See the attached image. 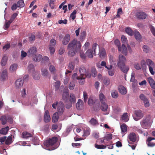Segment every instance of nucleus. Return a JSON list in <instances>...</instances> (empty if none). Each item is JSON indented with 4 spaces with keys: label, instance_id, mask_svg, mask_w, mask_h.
I'll list each match as a JSON object with an SVG mask.
<instances>
[{
    "label": "nucleus",
    "instance_id": "nucleus-53",
    "mask_svg": "<svg viewBox=\"0 0 155 155\" xmlns=\"http://www.w3.org/2000/svg\"><path fill=\"white\" fill-rule=\"evenodd\" d=\"M32 73L33 76L35 79L38 80L39 79V74L38 72H36L35 71Z\"/></svg>",
    "mask_w": 155,
    "mask_h": 155
},
{
    "label": "nucleus",
    "instance_id": "nucleus-25",
    "mask_svg": "<svg viewBox=\"0 0 155 155\" xmlns=\"http://www.w3.org/2000/svg\"><path fill=\"white\" fill-rule=\"evenodd\" d=\"M9 127L7 126L5 128H2L0 130V134L3 135L6 134L8 130Z\"/></svg>",
    "mask_w": 155,
    "mask_h": 155
},
{
    "label": "nucleus",
    "instance_id": "nucleus-10",
    "mask_svg": "<svg viewBox=\"0 0 155 155\" xmlns=\"http://www.w3.org/2000/svg\"><path fill=\"white\" fill-rule=\"evenodd\" d=\"M37 52V48L35 47H32L29 50L28 52L29 56H34Z\"/></svg>",
    "mask_w": 155,
    "mask_h": 155
},
{
    "label": "nucleus",
    "instance_id": "nucleus-51",
    "mask_svg": "<svg viewBox=\"0 0 155 155\" xmlns=\"http://www.w3.org/2000/svg\"><path fill=\"white\" fill-rule=\"evenodd\" d=\"M85 78V77H83V76H80V77L78 78V80H79V83L80 84H82L84 83Z\"/></svg>",
    "mask_w": 155,
    "mask_h": 155
},
{
    "label": "nucleus",
    "instance_id": "nucleus-6",
    "mask_svg": "<svg viewBox=\"0 0 155 155\" xmlns=\"http://www.w3.org/2000/svg\"><path fill=\"white\" fill-rule=\"evenodd\" d=\"M138 136L134 132L130 133L128 136L130 140L133 142H134L137 140Z\"/></svg>",
    "mask_w": 155,
    "mask_h": 155
},
{
    "label": "nucleus",
    "instance_id": "nucleus-28",
    "mask_svg": "<svg viewBox=\"0 0 155 155\" xmlns=\"http://www.w3.org/2000/svg\"><path fill=\"white\" fill-rule=\"evenodd\" d=\"M99 54L100 58H104L106 55V52L105 49L104 48L101 49L100 51Z\"/></svg>",
    "mask_w": 155,
    "mask_h": 155
},
{
    "label": "nucleus",
    "instance_id": "nucleus-35",
    "mask_svg": "<svg viewBox=\"0 0 155 155\" xmlns=\"http://www.w3.org/2000/svg\"><path fill=\"white\" fill-rule=\"evenodd\" d=\"M12 139L11 136H8L7 139L6 138L5 142V144L7 145H9L12 143Z\"/></svg>",
    "mask_w": 155,
    "mask_h": 155
},
{
    "label": "nucleus",
    "instance_id": "nucleus-44",
    "mask_svg": "<svg viewBox=\"0 0 155 155\" xmlns=\"http://www.w3.org/2000/svg\"><path fill=\"white\" fill-rule=\"evenodd\" d=\"M69 94L67 92H64L62 95V99L63 100L66 101L68 99Z\"/></svg>",
    "mask_w": 155,
    "mask_h": 155
},
{
    "label": "nucleus",
    "instance_id": "nucleus-16",
    "mask_svg": "<svg viewBox=\"0 0 155 155\" xmlns=\"http://www.w3.org/2000/svg\"><path fill=\"white\" fill-rule=\"evenodd\" d=\"M44 121L46 123L49 122L51 120V118L48 111H46L45 113L44 116Z\"/></svg>",
    "mask_w": 155,
    "mask_h": 155
},
{
    "label": "nucleus",
    "instance_id": "nucleus-15",
    "mask_svg": "<svg viewBox=\"0 0 155 155\" xmlns=\"http://www.w3.org/2000/svg\"><path fill=\"white\" fill-rule=\"evenodd\" d=\"M83 105L84 104L82 100L79 99L76 104V107L78 110H81L83 108Z\"/></svg>",
    "mask_w": 155,
    "mask_h": 155
},
{
    "label": "nucleus",
    "instance_id": "nucleus-47",
    "mask_svg": "<svg viewBox=\"0 0 155 155\" xmlns=\"http://www.w3.org/2000/svg\"><path fill=\"white\" fill-rule=\"evenodd\" d=\"M18 7L19 8H23L25 6V3L23 0H20L17 2Z\"/></svg>",
    "mask_w": 155,
    "mask_h": 155
},
{
    "label": "nucleus",
    "instance_id": "nucleus-3",
    "mask_svg": "<svg viewBox=\"0 0 155 155\" xmlns=\"http://www.w3.org/2000/svg\"><path fill=\"white\" fill-rule=\"evenodd\" d=\"M151 118L150 115H146L140 122V125L143 128L147 129L150 128L151 124Z\"/></svg>",
    "mask_w": 155,
    "mask_h": 155
},
{
    "label": "nucleus",
    "instance_id": "nucleus-37",
    "mask_svg": "<svg viewBox=\"0 0 155 155\" xmlns=\"http://www.w3.org/2000/svg\"><path fill=\"white\" fill-rule=\"evenodd\" d=\"M0 120L2 121V124L3 125L5 124L7 120V116H3L0 118Z\"/></svg>",
    "mask_w": 155,
    "mask_h": 155
},
{
    "label": "nucleus",
    "instance_id": "nucleus-60",
    "mask_svg": "<svg viewBox=\"0 0 155 155\" xmlns=\"http://www.w3.org/2000/svg\"><path fill=\"white\" fill-rule=\"evenodd\" d=\"M140 98L143 101V102L147 100L145 96L143 94H141L140 95Z\"/></svg>",
    "mask_w": 155,
    "mask_h": 155
},
{
    "label": "nucleus",
    "instance_id": "nucleus-58",
    "mask_svg": "<svg viewBox=\"0 0 155 155\" xmlns=\"http://www.w3.org/2000/svg\"><path fill=\"white\" fill-rule=\"evenodd\" d=\"M86 36V32L83 31L82 33H81L80 35V39L81 40L83 41L85 39Z\"/></svg>",
    "mask_w": 155,
    "mask_h": 155
},
{
    "label": "nucleus",
    "instance_id": "nucleus-13",
    "mask_svg": "<svg viewBox=\"0 0 155 155\" xmlns=\"http://www.w3.org/2000/svg\"><path fill=\"white\" fill-rule=\"evenodd\" d=\"M155 138L151 137H149L147 139L146 142V143L148 147H153L155 146V143L151 142V141L152 140H155Z\"/></svg>",
    "mask_w": 155,
    "mask_h": 155
},
{
    "label": "nucleus",
    "instance_id": "nucleus-64",
    "mask_svg": "<svg viewBox=\"0 0 155 155\" xmlns=\"http://www.w3.org/2000/svg\"><path fill=\"white\" fill-rule=\"evenodd\" d=\"M103 82L105 85H107L110 83V80L108 78H105Z\"/></svg>",
    "mask_w": 155,
    "mask_h": 155
},
{
    "label": "nucleus",
    "instance_id": "nucleus-38",
    "mask_svg": "<svg viewBox=\"0 0 155 155\" xmlns=\"http://www.w3.org/2000/svg\"><path fill=\"white\" fill-rule=\"evenodd\" d=\"M91 73L92 76L93 77H95L97 75V72L96 68L94 67H92L91 68Z\"/></svg>",
    "mask_w": 155,
    "mask_h": 155
},
{
    "label": "nucleus",
    "instance_id": "nucleus-45",
    "mask_svg": "<svg viewBox=\"0 0 155 155\" xmlns=\"http://www.w3.org/2000/svg\"><path fill=\"white\" fill-rule=\"evenodd\" d=\"M108 146V145H107V146ZM95 147L97 149H104L106 148L107 146L103 145H98L95 144Z\"/></svg>",
    "mask_w": 155,
    "mask_h": 155
},
{
    "label": "nucleus",
    "instance_id": "nucleus-50",
    "mask_svg": "<svg viewBox=\"0 0 155 155\" xmlns=\"http://www.w3.org/2000/svg\"><path fill=\"white\" fill-rule=\"evenodd\" d=\"M141 68H142L143 70L145 69L147 67L146 63L145 61L143 60H142L141 61Z\"/></svg>",
    "mask_w": 155,
    "mask_h": 155
},
{
    "label": "nucleus",
    "instance_id": "nucleus-30",
    "mask_svg": "<svg viewBox=\"0 0 155 155\" xmlns=\"http://www.w3.org/2000/svg\"><path fill=\"white\" fill-rule=\"evenodd\" d=\"M8 74L7 71L6 70H4L1 74V77L3 80H5L7 78Z\"/></svg>",
    "mask_w": 155,
    "mask_h": 155
},
{
    "label": "nucleus",
    "instance_id": "nucleus-8",
    "mask_svg": "<svg viewBox=\"0 0 155 155\" xmlns=\"http://www.w3.org/2000/svg\"><path fill=\"white\" fill-rule=\"evenodd\" d=\"M76 97L75 95L71 93L69 96V101L71 102L69 107L67 106L66 108H69L72 106V104L75 103L76 102Z\"/></svg>",
    "mask_w": 155,
    "mask_h": 155
},
{
    "label": "nucleus",
    "instance_id": "nucleus-5",
    "mask_svg": "<svg viewBox=\"0 0 155 155\" xmlns=\"http://www.w3.org/2000/svg\"><path fill=\"white\" fill-rule=\"evenodd\" d=\"M146 62L149 67V71L152 75H154L155 72L153 70L155 69V64L150 59H147L146 61Z\"/></svg>",
    "mask_w": 155,
    "mask_h": 155
},
{
    "label": "nucleus",
    "instance_id": "nucleus-14",
    "mask_svg": "<svg viewBox=\"0 0 155 155\" xmlns=\"http://www.w3.org/2000/svg\"><path fill=\"white\" fill-rule=\"evenodd\" d=\"M24 81L21 79L17 80L15 82V86L17 88H20L23 85Z\"/></svg>",
    "mask_w": 155,
    "mask_h": 155
},
{
    "label": "nucleus",
    "instance_id": "nucleus-22",
    "mask_svg": "<svg viewBox=\"0 0 155 155\" xmlns=\"http://www.w3.org/2000/svg\"><path fill=\"white\" fill-rule=\"evenodd\" d=\"M93 51L91 49H88L86 52V56L90 58H93Z\"/></svg>",
    "mask_w": 155,
    "mask_h": 155
},
{
    "label": "nucleus",
    "instance_id": "nucleus-57",
    "mask_svg": "<svg viewBox=\"0 0 155 155\" xmlns=\"http://www.w3.org/2000/svg\"><path fill=\"white\" fill-rule=\"evenodd\" d=\"M74 63L73 62H70L68 66V68L69 70L72 71L74 69Z\"/></svg>",
    "mask_w": 155,
    "mask_h": 155
},
{
    "label": "nucleus",
    "instance_id": "nucleus-31",
    "mask_svg": "<svg viewBox=\"0 0 155 155\" xmlns=\"http://www.w3.org/2000/svg\"><path fill=\"white\" fill-rule=\"evenodd\" d=\"M18 65L16 64H13L11 65L10 68L9 70L11 72H14L16 70L17 68Z\"/></svg>",
    "mask_w": 155,
    "mask_h": 155
},
{
    "label": "nucleus",
    "instance_id": "nucleus-1",
    "mask_svg": "<svg viewBox=\"0 0 155 155\" xmlns=\"http://www.w3.org/2000/svg\"><path fill=\"white\" fill-rule=\"evenodd\" d=\"M81 48L80 41H78L76 39H73L69 43L67 46L68 56L71 57L74 56L77 52L80 50Z\"/></svg>",
    "mask_w": 155,
    "mask_h": 155
},
{
    "label": "nucleus",
    "instance_id": "nucleus-63",
    "mask_svg": "<svg viewBox=\"0 0 155 155\" xmlns=\"http://www.w3.org/2000/svg\"><path fill=\"white\" fill-rule=\"evenodd\" d=\"M7 137L6 136H4L2 137H0V143H1V145L3 144V143L5 141Z\"/></svg>",
    "mask_w": 155,
    "mask_h": 155
},
{
    "label": "nucleus",
    "instance_id": "nucleus-33",
    "mask_svg": "<svg viewBox=\"0 0 155 155\" xmlns=\"http://www.w3.org/2000/svg\"><path fill=\"white\" fill-rule=\"evenodd\" d=\"M28 68L29 72L32 73L35 72L34 66L32 64H29Z\"/></svg>",
    "mask_w": 155,
    "mask_h": 155
},
{
    "label": "nucleus",
    "instance_id": "nucleus-32",
    "mask_svg": "<svg viewBox=\"0 0 155 155\" xmlns=\"http://www.w3.org/2000/svg\"><path fill=\"white\" fill-rule=\"evenodd\" d=\"M31 134L27 132H24L22 133V136L23 138H27L31 137Z\"/></svg>",
    "mask_w": 155,
    "mask_h": 155
},
{
    "label": "nucleus",
    "instance_id": "nucleus-18",
    "mask_svg": "<svg viewBox=\"0 0 155 155\" xmlns=\"http://www.w3.org/2000/svg\"><path fill=\"white\" fill-rule=\"evenodd\" d=\"M135 114L136 117L139 118V119L142 118L144 116L143 114V113L142 111L140 110H136L135 111Z\"/></svg>",
    "mask_w": 155,
    "mask_h": 155
},
{
    "label": "nucleus",
    "instance_id": "nucleus-23",
    "mask_svg": "<svg viewBox=\"0 0 155 155\" xmlns=\"http://www.w3.org/2000/svg\"><path fill=\"white\" fill-rule=\"evenodd\" d=\"M33 60L35 61H40L42 58V56L40 54H35Z\"/></svg>",
    "mask_w": 155,
    "mask_h": 155
},
{
    "label": "nucleus",
    "instance_id": "nucleus-36",
    "mask_svg": "<svg viewBox=\"0 0 155 155\" xmlns=\"http://www.w3.org/2000/svg\"><path fill=\"white\" fill-rule=\"evenodd\" d=\"M125 32L129 35L131 36L134 34V32L132 30L129 28H127L125 29Z\"/></svg>",
    "mask_w": 155,
    "mask_h": 155
},
{
    "label": "nucleus",
    "instance_id": "nucleus-29",
    "mask_svg": "<svg viewBox=\"0 0 155 155\" xmlns=\"http://www.w3.org/2000/svg\"><path fill=\"white\" fill-rule=\"evenodd\" d=\"M99 97L101 103L106 102V99L105 96L102 93H101L99 95Z\"/></svg>",
    "mask_w": 155,
    "mask_h": 155
},
{
    "label": "nucleus",
    "instance_id": "nucleus-61",
    "mask_svg": "<svg viewBox=\"0 0 155 155\" xmlns=\"http://www.w3.org/2000/svg\"><path fill=\"white\" fill-rule=\"evenodd\" d=\"M18 14L16 13H14L11 16V18H10L9 20L11 22H12L14 21L15 18L16 17Z\"/></svg>",
    "mask_w": 155,
    "mask_h": 155
},
{
    "label": "nucleus",
    "instance_id": "nucleus-49",
    "mask_svg": "<svg viewBox=\"0 0 155 155\" xmlns=\"http://www.w3.org/2000/svg\"><path fill=\"white\" fill-rule=\"evenodd\" d=\"M121 119L124 122H126L128 120L127 113H125L123 114L121 117Z\"/></svg>",
    "mask_w": 155,
    "mask_h": 155
},
{
    "label": "nucleus",
    "instance_id": "nucleus-55",
    "mask_svg": "<svg viewBox=\"0 0 155 155\" xmlns=\"http://www.w3.org/2000/svg\"><path fill=\"white\" fill-rule=\"evenodd\" d=\"M77 13V11L76 10H74L73 12L71 14L70 17L72 18V20H74L76 18V14Z\"/></svg>",
    "mask_w": 155,
    "mask_h": 155
},
{
    "label": "nucleus",
    "instance_id": "nucleus-26",
    "mask_svg": "<svg viewBox=\"0 0 155 155\" xmlns=\"http://www.w3.org/2000/svg\"><path fill=\"white\" fill-rule=\"evenodd\" d=\"M59 114L58 112H56L53 114L52 117V121L53 122L55 123L58 121L59 118Z\"/></svg>",
    "mask_w": 155,
    "mask_h": 155
},
{
    "label": "nucleus",
    "instance_id": "nucleus-20",
    "mask_svg": "<svg viewBox=\"0 0 155 155\" xmlns=\"http://www.w3.org/2000/svg\"><path fill=\"white\" fill-rule=\"evenodd\" d=\"M123 54L125 55H127V48L126 46L124 44H122L121 46V51Z\"/></svg>",
    "mask_w": 155,
    "mask_h": 155
},
{
    "label": "nucleus",
    "instance_id": "nucleus-59",
    "mask_svg": "<svg viewBox=\"0 0 155 155\" xmlns=\"http://www.w3.org/2000/svg\"><path fill=\"white\" fill-rule=\"evenodd\" d=\"M56 41L54 39H52L50 41V46H54L56 44Z\"/></svg>",
    "mask_w": 155,
    "mask_h": 155
},
{
    "label": "nucleus",
    "instance_id": "nucleus-7",
    "mask_svg": "<svg viewBox=\"0 0 155 155\" xmlns=\"http://www.w3.org/2000/svg\"><path fill=\"white\" fill-rule=\"evenodd\" d=\"M126 61V59L125 57L123 55L120 54L118 56V61L117 62V65H120L125 64Z\"/></svg>",
    "mask_w": 155,
    "mask_h": 155
},
{
    "label": "nucleus",
    "instance_id": "nucleus-9",
    "mask_svg": "<svg viewBox=\"0 0 155 155\" xmlns=\"http://www.w3.org/2000/svg\"><path fill=\"white\" fill-rule=\"evenodd\" d=\"M118 67L122 72L125 74H127L129 69V67L126 66L125 64L120 65H118Z\"/></svg>",
    "mask_w": 155,
    "mask_h": 155
},
{
    "label": "nucleus",
    "instance_id": "nucleus-11",
    "mask_svg": "<svg viewBox=\"0 0 155 155\" xmlns=\"http://www.w3.org/2000/svg\"><path fill=\"white\" fill-rule=\"evenodd\" d=\"M71 38L70 35L68 34H66L62 41V43L63 45H67L69 42Z\"/></svg>",
    "mask_w": 155,
    "mask_h": 155
},
{
    "label": "nucleus",
    "instance_id": "nucleus-19",
    "mask_svg": "<svg viewBox=\"0 0 155 155\" xmlns=\"http://www.w3.org/2000/svg\"><path fill=\"white\" fill-rule=\"evenodd\" d=\"M119 92L122 94H125L127 91L126 88L123 86H120L119 88Z\"/></svg>",
    "mask_w": 155,
    "mask_h": 155
},
{
    "label": "nucleus",
    "instance_id": "nucleus-40",
    "mask_svg": "<svg viewBox=\"0 0 155 155\" xmlns=\"http://www.w3.org/2000/svg\"><path fill=\"white\" fill-rule=\"evenodd\" d=\"M101 109L102 111H107L108 108V105L106 102L101 103Z\"/></svg>",
    "mask_w": 155,
    "mask_h": 155
},
{
    "label": "nucleus",
    "instance_id": "nucleus-24",
    "mask_svg": "<svg viewBox=\"0 0 155 155\" xmlns=\"http://www.w3.org/2000/svg\"><path fill=\"white\" fill-rule=\"evenodd\" d=\"M89 123L93 126H96L99 124L97 120L93 118H92L89 121Z\"/></svg>",
    "mask_w": 155,
    "mask_h": 155
},
{
    "label": "nucleus",
    "instance_id": "nucleus-42",
    "mask_svg": "<svg viewBox=\"0 0 155 155\" xmlns=\"http://www.w3.org/2000/svg\"><path fill=\"white\" fill-rule=\"evenodd\" d=\"M115 44L117 47L118 50L119 51H121V47L120 41L118 39H116L114 41Z\"/></svg>",
    "mask_w": 155,
    "mask_h": 155
},
{
    "label": "nucleus",
    "instance_id": "nucleus-4",
    "mask_svg": "<svg viewBox=\"0 0 155 155\" xmlns=\"http://www.w3.org/2000/svg\"><path fill=\"white\" fill-rule=\"evenodd\" d=\"M57 105L58 106L57 111L59 115L63 114L64 110V104L62 102L60 101L58 102L56 101L52 105V107L54 109H56Z\"/></svg>",
    "mask_w": 155,
    "mask_h": 155
},
{
    "label": "nucleus",
    "instance_id": "nucleus-48",
    "mask_svg": "<svg viewBox=\"0 0 155 155\" xmlns=\"http://www.w3.org/2000/svg\"><path fill=\"white\" fill-rule=\"evenodd\" d=\"M105 140L107 141H109L111 140L112 138L111 134H107L104 137Z\"/></svg>",
    "mask_w": 155,
    "mask_h": 155
},
{
    "label": "nucleus",
    "instance_id": "nucleus-43",
    "mask_svg": "<svg viewBox=\"0 0 155 155\" xmlns=\"http://www.w3.org/2000/svg\"><path fill=\"white\" fill-rule=\"evenodd\" d=\"M120 128L121 129V131L124 133H125L127 131V126L125 124H123L120 126Z\"/></svg>",
    "mask_w": 155,
    "mask_h": 155
},
{
    "label": "nucleus",
    "instance_id": "nucleus-46",
    "mask_svg": "<svg viewBox=\"0 0 155 155\" xmlns=\"http://www.w3.org/2000/svg\"><path fill=\"white\" fill-rule=\"evenodd\" d=\"M143 51L146 53H148L151 50L150 48L147 45H144L143 46Z\"/></svg>",
    "mask_w": 155,
    "mask_h": 155
},
{
    "label": "nucleus",
    "instance_id": "nucleus-12",
    "mask_svg": "<svg viewBox=\"0 0 155 155\" xmlns=\"http://www.w3.org/2000/svg\"><path fill=\"white\" fill-rule=\"evenodd\" d=\"M137 16L138 18L140 19H144L146 18L147 15L144 12H140L137 13Z\"/></svg>",
    "mask_w": 155,
    "mask_h": 155
},
{
    "label": "nucleus",
    "instance_id": "nucleus-21",
    "mask_svg": "<svg viewBox=\"0 0 155 155\" xmlns=\"http://www.w3.org/2000/svg\"><path fill=\"white\" fill-rule=\"evenodd\" d=\"M79 71L80 74V76L85 77V74L86 73V70L84 67H80L79 69Z\"/></svg>",
    "mask_w": 155,
    "mask_h": 155
},
{
    "label": "nucleus",
    "instance_id": "nucleus-56",
    "mask_svg": "<svg viewBox=\"0 0 155 155\" xmlns=\"http://www.w3.org/2000/svg\"><path fill=\"white\" fill-rule=\"evenodd\" d=\"M97 46H98V45H97V44L96 43H94L93 44L92 46V50L94 52V54H95V55H96V47Z\"/></svg>",
    "mask_w": 155,
    "mask_h": 155
},
{
    "label": "nucleus",
    "instance_id": "nucleus-17",
    "mask_svg": "<svg viewBox=\"0 0 155 155\" xmlns=\"http://www.w3.org/2000/svg\"><path fill=\"white\" fill-rule=\"evenodd\" d=\"M148 81L151 87L155 90V82L154 80L151 78L149 77L148 78Z\"/></svg>",
    "mask_w": 155,
    "mask_h": 155
},
{
    "label": "nucleus",
    "instance_id": "nucleus-39",
    "mask_svg": "<svg viewBox=\"0 0 155 155\" xmlns=\"http://www.w3.org/2000/svg\"><path fill=\"white\" fill-rule=\"evenodd\" d=\"M42 75L44 76H47L48 74V71L46 68H42L41 69Z\"/></svg>",
    "mask_w": 155,
    "mask_h": 155
},
{
    "label": "nucleus",
    "instance_id": "nucleus-62",
    "mask_svg": "<svg viewBox=\"0 0 155 155\" xmlns=\"http://www.w3.org/2000/svg\"><path fill=\"white\" fill-rule=\"evenodd\" d=\"M83 96L84 101L86 102L88 98V96L87 93L85 91L83 92Z\"/></svg>",
    "mask_w": 155,
    "mask_h": 155
},
{
    "label": "nucleus",
    "instance_id": "nucleus-27",
    "mask_svg": "<svg viewBox=\"0 0 155 155\" xmlns=\"http://www.w3.org/2000/svg\"><path fill=\"white\" fill-rule=\"evenodd\" d=\"M134 36L137 40L140 41L141 40L142 37L139 32L137 31H135L134 32Z\"/></svg>",
    "mask_w": 155,
    "mask_h": 155
},
{
    "label": "nucleus",
    "instance_id": "nucleus-52",
    "mask_svg": "<svg viewBox=\"0 0 155 155\" xmlns=\"http://www.w3.org/2000/svg\"><path fill=\"white\" fill-rule=\"evenodd\" d=\"M49 70L51 74H54L55 71V68L54 66L50 65L49 66Z\"/></svg>",
    "mask_w": 155,
    "mask_h": 155
},
{
    "label": "nucleus",
    "instance_id": "nucleus-54",
    "mask_svg": "<svg viewBox=\"0 0 155 155\" xmlns=\"http://www.w3.org/2000/svg\"><path fill=\"white\" fill-rule=\"evenodd\" d=\"M12 22H11L9 20L8 21L6 22L4 26V29L5 30H7L9 27L10 24Z\"/></svg>",
    "mask_w": 155,
    "mask_h": 155
},
{
    "label": "nucleus",
    "instance_id": "nucleus-2",
    "mask_svg": "<svg viewBox=\"0 0 155 155\" xmlns=\"http://www.w3.org/2000/svg\"><path fill=\"white\" fill-rule=\"evenodd\" d=\"M58 138L54 137L45 141L44 145L46 148H48L47 150H53L57 148L60 145V143H58Z\"/></svg>",
    "mask_w": 155,
    "mask_h": 155
},
{
    "label": "nucleus",
    "instance_id": "nucleus-41",
    "mask_svg": "<svg viewBox=\"0 0 155 155\" xmlns=\"http://www.w3.org/2000/svg\"><path fill=\"white\" fill-rule=\"evenodd\" d=\"M112 97L114 98H117L118 96V93L117 91L113 90L111 92Z\"/></svg>",
    "mask_w": 155,
    "mask_h": 155
},
{
    "label": "nucleus",
    "instance_id": "nucleus-34",
    "mask_svg": "<svg viewBox=\"0 0 155 155\" xmlns=\"http://www.w3.org/2000/svg\"><path fill=\"white\" fill-rule=\"evenodd\" d=\"M7 59L8 58L5 55L3 57L1 61V65L2 66H4L5 65L7 62Z\"/></svg>",
    "mask_w": 155,
    "mask_h": 155
}]
</instances>
